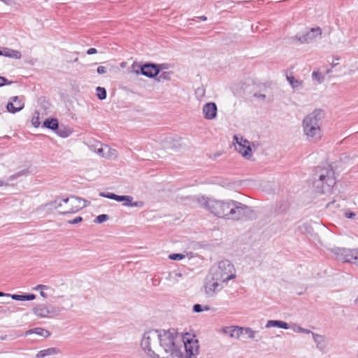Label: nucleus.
<instances>
[{
	"instance_id": "obj_58",
	"label": "nucleus",
	"mask_w": 358,
	"mask_h": 358,
	"mask_svg": "<svg viewBox=\"0 0 358 358\" xmlns=\"http://www.w3.org/2000/svg\"><path fill=\"white\" fill-rule=\"evenodd\" d=\"M356 303H358V298L355 301Z\"/></svg>"
},
{
	"instance_id": "obj_51",
	"label": "nucleus",
	"mask_w": 358,
	"mask_h": 358,
	"mask_svg": "<svg viewBox=\"0 0 358 358\" xmlns=\"http://www.w3.org/2000/svg\"><path fill=\"white\" fill-rule=\"evenodd\" d=\"M40 294L44 299H47L48 298V294L45 292H44L43 291H41Z\"/></svg>"
},
{
	"instance_id": "obj_1",
	"label": "nucleus",
	"mask_w": 358,
	"mask_h": 358,
	"mask_svg": "<svg viewBox=\"0 0 358 358\" xmlns=\"http://www.w3.org/2000/svg\"><path fill=\"white\" fill-rule=\"evenodd\" d=\"M199 205L215 217L228 220L238 221L245 219L251 213L250 208L238 201L219 200L206 196L196 198Z\"/></svg>"
},
{
	"instance_id": "obj_10",
	"label": "nucleus",
	"mask_w": 358,
	"mask_h": 358,
	"mask_svg": "<svg viewBox=\"0 0 358 358\" xmlns=\"http://www.w3.org/2000/svg\"><path fill=\"white\" fill-rule=\"evenodd\" d=\"M33 313L39 317H52L61 311L59 308L55 306H46L45 304H38L32 309Z\"/></svg>"
},
{
	"instance_id": "obj_39",
	"label": "nucleus",
	"mask_w": 358,
	"mask_h": 358,
	"mask_svg": "<svg viewBox=\"0 0 358 358\" xmlns=\"http://www.w3.org/2000/svg\"><path fill=\"white\" fill-rule=\"evenodd\" d=\"M185 256L182 254L174 253V254H171L169 257L171 260H181L183 258H185Z\"/></svg>"
},
{
	"instance_id": "obj_36",
	"label": "nucleus",
	"mask_w": 358,
	"mask_h": 358,
	"mask_svg": "<svg viewBox=\"0 0 358 358\" xmlns=\"http://www.w3.org/2000/svg\"><path fill=\"white\" fill-rule=\"evenodd\" d=\"M106 149H105V145H100V148H95L94 152H96L99 155L106 157Z\"/></svg>"
},
{
	"instance_id": "obj_8",
	"label": "nucleus",
	"mask_w": 358,
	"mask_h": 358,
	"mask_svg": "<svg viewBox=\"0 0 358 358\" xmlns=\"http://www.w3.org/2000/svg\"><path fill=\"white\" fill-rule=\"evenodd\" d=\"M64 207L63 210H60L62 214L75 213L83 208L86 207L89 202L78 196H71L69 198L63 199Z\"/></svg>"
},
{
	"instance_id": "obj_19",
	"label": "nucleus",
	"mask_w": 358,
	"mask_h": 358,
	"mask_svg": "<svg viewBox=\"0 0 358 358\" xmlns=\"http://www.w3.org/2000/svg\"><path fill=\"white\" fill-rule=\"evenodd\" d=\"M0 56L19 59L22 57V54L18 50H13L8 48H2L0 52Z\"/></svg>"
},
{
	"instance_id": "obj_13",
	"label": "nucleus",
	"mask_w": 358,
	"mask_h": 358,
	"mask_svg": "<svg viewBox=\"0 0 358 358\" xmlns=\"http://www.w3.org/2000/svg\"><path fill=\"white\" fill-rule=\"evenodd\" d=\"M220 280H216V278L213 275L211 279H207L204 285V291L207 296L215 297L222 289L223 286L220 283Z\"/></svg>"
},
{
	"instance_id": "obj_9",
	"label": "nucleus",
	"mask_w": 358,
	"mask_h": 358,
	"mask_svg": "<svg viewBox=\"0 0 358 358\" xmlns=\"http://www.w3.org/2000/svg\"><path fill=\"white\" fill-rule=\"evenodd\" d=\"M182 346L185 350V358H196L199 354V346L198 340L194 338V336L186 334L182 336Z\"/></svg>"
},
{
	"instance_id": "obj_38",
	"label": "nucleus",
	"mask_w": 358,
	"mask_h": 358,
	"mask_svg": "<svg viewBox=\"0 0 358 358\" xmlns=\"http://www.w3.org/2000/svg\"><path fill=\"white\" fill-rule=\"evenodd\" d=\"M10 297L16 301H26V294H10Z\"/></svg>"
},
{
	"instance_id": "obj_30",
	"label": "nucleus",
	"mask_w": 358,
	"mask_h": 358,
	"mask_svg": "<svg viewBox=\"0 0 358 358\" xmlns=\"http://www.w3.org/2000/svg\"><path fill=\"white\" fill-rule=\"evenodd\" d=\"M242 329V334H246L248 335V337L251 339H255V334L257 333L256 331L255 330H252L251 328L250 327H241Z\"/></svg>"
},
{
	"instance_id": "obj_18",
	"label": "nucleus",
	"mask_w": 358,
	"mask_h": 358,
	"mask_svg": "<svg viewBox=\"0 0 358 358\" xmlns=\"http://www.w3.org/2000/svg\"><path fill=\"white\" fill-rule=\"evenodd\" d=\"M222 331L224 334H228L231 338H234L236 339L239 338V337L242 334L241 327L237 326L224 327L223 328Z\"/></svg>"
},
{
	"instance_id": "obj_40",
	"label": "nucleus",
	"mask_w": 358,
	"mask_h": 358,
	"mask_svg": "<svg viewBox=\"0 0 358 358\" xmlns=\"http://www.w3.org/2000/svg\"><path fill=\"white\" fill-rule=\"evenodd\" d=\"M312 77L314 80H317L319 83H321L323 80V77L319 71H313L312 73Z\"/></svg>"
},
{
	"instance_id": "obj_44",
	"label": "nucleus",
	"mask_w": 358,
	"mask_h": 358,
	"mask_svg": "<svg viewBox=\"0 0 358 358\" xmlns=\"http://www.w3.org/2000/svg\"><path fill=\"white\" fill-rule=\"evenodd\" d=\"M203 310L201 305L200 304H195L193 306V311L195 313H201Z\"/></svg>"
},
{
	"instance_id": "obj_59",
	"label": "nucleus",
	"mask_w": 358,
	"mask_h": 358,
	"mask_svg": "<svg viewBox=\"0 0 358 358\" xmlns=\"http://www.w3.org/2000/svg\"><path fill=\"white\" fill-rule=\"evenodd\" d=\"M357 330H358V325H357Z\"/></svg>"
},
{
	"instance_id": "obj_35",
	"label": "nucleus",
	"mask_w": 358,
	"mask_h": 358,
	"mask_svg": "<svg viewBox=\"0 0 358 358\" xmlns=\"http://www.w3.org/2000/svg\"><path fill=\"white\" fill-rule=\"evenodd\" d=\"M295 332L303 333V334H312V331L309 329H304L300 326L295 325L293 328Z\"/></svg>"
},
{
	"instance_id": "obj_21",
	"label": "nucleus",
	"mask_w": 358,
	"mask_h": 358,
	"mask_svg": "<svg viewBox=\"0 0 358 358\" xmlns=\"http://www.w3.org/2000/svg\"><path fill=\"white\" fill-rule=\"evenodd\" d=\"M60 353V350L57 348H50L40 350L36 355V358H45L48 356H53Z\"/></svg>"
},
{
	"instance_id": "obj_12",
	"label": "nucleus",
	"mask_w": 358,
	"mask_h": 358,
	"mask_svg": "<svg viewBox=\"0 0 358 358\" xmlns=\"http://www.w3.org/2000/svg\"><path fill=\"white\" fill-rule=\"evenodd\" d=\"M322 34V31L320 27L311 28L302 35H296L294 39L299 41L301 43H310L315 41L317 38H320Z\"/></svg>"
},
{
	"instance_id": "obj_54",
	"label": "nucleus",
	"mask_w": 358,
	"mask_h": 358,
	"mask_svg": "<svg viewBox=\"0 0 358 358\" xmlns=\"http://www.w3.org/2000/svg\"><path fill=\"white\" fill-rule=\"evenodd\" d=\"M199 20H202V21H206L207 20V17L206 16H201V17H198Z\"/></svg>"
},
{
	"instance_id": "obj_2",
	"label": "nucleus",
	"mask_w": 358,
	"mask_h": 358,
	"mask_svg": "<svg viewBox=\"0 0 358 358\" xmlns=\"http://www.w3.org/2000/svg\"><path fill=\"white\" fill-rule=\"evenodd\" d=\"M159 343L166 354L172 358H182L183 357L182 348V336L175 329L168 330H158Z\"/></svg>"
},
{
	"instance_id": "obj_4",
	"label": "nucleus",
	"mask_w": 358,
	"mask_h": 358,
	"mask_svg": "<svg viewBox=\"0 0 358 358\" xmlns=\"http://www.w3.org/2000/svg\"><path fill=\"white\" fill-rule=\"evenodd\" d=\"M323 117L322 110H315L307 115L303 120L302 127L306 138L313 143L320 140L322 136L321 130V121Z\"/></svg>"
},
{
	"instance_id": "obj_34",
	"label": "nucleus",
	"mask_w": 358,
	"mask_h": 358,
	"mask_svg": "<svg viewBox=\"0 0 358 358\" xmlns=\"http://www.w3.org/2000/svg\"><path fill=\"white\" fill-rule=\"evenodd\" d=\"M109 219V216L106 214H101L98 215L94 220V222L96 223H102L103 222L107 221Z\"/></svg>"
},
{
	"instance_id": "obj_52",
	"label": "nucleus",
	"mask_w": 358,
	"mask_h": 358,
	"mask_svg": "<svg viewBox=\"0 0 358 358\" xmlns=\"http://www.w3.org/2000/svg\"><path fill=\"white\" fill-rule=\"evenodd\" d=\"M10 294H6L2 292H0V296H10Z\"/></svg>"
},
{
	"instance_id": "obj_32",
	"label": "nucleus",
	"mask_w": 358,
	"mask_h": 358,
	"mask_svg": "<svg viewBox=\"0 0 358 358\" xmlns=\"http://www.w3.org/2000/svg\"><path fill=\"white\" fill-rule=\"evenodd\" d=\"M311 334L313 341L317 343V346L324 341V337L323 336L317 334L314 332H312Z\"/></svg>"
},
{
	"instance_id": "obj_31",
	"label": "nucleus",
	"mask_w": 358,
	"mask_h": 358,
	"mask_svg": "<svg viewBox=\"0 0 358 358\" xmlns=\"http://www.w3.org/2000/svg\"><path fill=\"white\" fill-rule=\"evenodd\" d=\"M57 130V134L63 138L68 137L71 133V131L69 129H66V128H59L58 127V129Z\"/></svg>"
},
{
	"instance_id": "obj_33",
	"label": "nucleus",
	"mask_w": 358,
	"mask_h": 358,
	"mask_svg": "<svg viewBox=\"0 0 358 358\" xmlns=\"http://www.w3.org/2000/svg\"><path fill=\"white\" fill-rule=\"evenodd\" d=\"M29 173L27 169H24L10 176V180H15L21 176H27Z\"/></svg>"
},
{
	"instance_id": "obj_27",
	"label": "nucleus",
	"mask_w": 358,
	"mask_h": 358,
	"mask_svg": "<svg viewBox=\"0 0 358 358\" xmlns=\"http://www.w3.org/2000/svg\"><path fill=\"white\" fill-rule=\"evenodd\" d=\"M171 75H172L171 72L164 71L159 75L157 80L159 82L169 80H171Z\"/></svg>"
},
{
	"instance_id": "obj_50",
	"label": "nucleus",
	"mask_w": 358,
	"mask_h": 358,
	"mask_svg": "<svg viewBox=\"0 0 358 358\" xmlns=\"http://www.w3.org/2000/svg\"><path fill=\"white\" fill-rule=\"evenodd\" d=\"M355 215V213L353 212H348L345 213V217L350 219L353 218Z\"/></svg>"
},
{
	"instance_id": "obj_17",
	"label": "nucleus",
	"mask_w": 358,
	"mask_h": 358,
	"mask_svg": "<svg viewBox=\"0 0 358 358\" xmlns=\"http://www.w3.org/2000/svg\"><path fill=\"white\" fill-rule=\"evenodd\" d=\"M119 202H124V206L143 208L144 202L142 201H133V197L129 195H122L120 197Z\"/></svg>"
},
{
	"instance_id": "obj_47",
	"label": "nucleus",
	"mask_w": 358,
	"mask_h": 358,
	"mask_svg": "<svg viewBox=\"0 0 358 358\" xmlns=\"http://www.w3.org/2000/svg\"><path fill=\"white\" fill-rule=\"evenodd\" d=\"M36 299V295L34 294H26V301H31Z\"/></svg>"
},
{
	"instance_id": "obj_57",
	"label": "nucleus",
	"mask_w": 358,
	"mask_h": 358,
	"mask_svg": "<svg viewBox=\"0 0 358 358\" xmlns=\"http://www.w3.org/2000/svg\"><path fill=\"white\" fill-rule=\"evenodd\" d=\"M78 60V57H76V58L74 59V61H75V62H77Z\"/></svg>"
},
{
	"instance_id": "obj_46",
	"label": "nucleus",
	"mask_w": 358,
	"mask_h": 358,
	"mask_svg": "<svg viewBox=\"0 0 358 358\" xmlns=\"http://www.w3.org/2000/svg\"><path fill=\"white\" fill-rule=\"evenodd\" d=\"M97 73L99 74H103L105 73H106V67L104 66H99L98 68H97Z\"/></svg>"
},
{
	"instance_id": "obj_42",
	"label": "nucleus",
	"mask_w": 358,
	"mask_h": 358,
	"mask_svg": "<svg viewBox=\"0 0 358 358\" xmlns=\"http://www.w3.org/2000/svg\"><path fill=\"white\" fill-rule=\"evenodd\" d=\"M31 123L34 127H38L40 125V121L38 116L34 117L31 120Z\"/></svg>"
},
{
	"instance_id": "obj_43",
	"label": "nucleus",
	"mask_w": 358,
	"mask_h": 358,
	"mask_svg": "<svg viewBox=\"0 0 358 358\" xmlns=\"http://www.w3.org/2000/svg\"><path fill=\"white\" fill-rule=\"evenodd\" d=\"M82 220H83V217L80 216H78L75 219H73L72 220H69V223L71 224H78V223L82 222Z\"/></svg>"
},
{
	"instance_id": "obj_20",
	"label": "nucleus",
	"mask_w": 358,
	"mask_h": 358,
	"mask_svg": "<svg viewBox=\"0 0 358 358\" xmlns=\"http://www.w3.org/2000/svg\"><path fill=\"white\" fill-rule=\"evenodd\" d=\"M286 79L293 90H300L303 87V80L295 78L292 73H287Z\"/></svg>"
},
{
	"instance_id": "obj_28",
	"label": "nucleus",
	"mask_w": 358,
	"mask_h": 358,
	"mask_svg": "<svg viewBox=\"0 0 358 358\" xmlns=\"http://www.w3.org/2000/svg\"><path fill=\"white\" fill-rule=\"evenodd\" d=\"M96 91L99 99L104 100L106 98L107 92L104 87H97Z\"/></svg>"
},
{
	"instance_id": "obj_48",
	"label": "nucleus",
	"mask_w": 358,
	"mask_h": 358,
	"mask_svg": "<svg viewBox=\"0 0 358 358\" xmlns=\"http://www.w3.org/2000/svg\"><path fill=\"white\" fill-rule=\"evenodd\" d=\"M97 52V50L96 48H91L90 49L87 50V55H93V54H95Z\"/></svg>"
},
{
	"instance_id": "obj_16",
	"label": "nucleus",
	"mask_w": 358,
	"mask_h": 358,
	"mask_svg": "<svg viewBox=\"0 0 358 358\" xmlns=\"http://www.w3.org/2000/svg\"><path fill=\"white\" fill-rule=\"evenodd\" d=\"M11 99L12 101L8 102L6 106L8 112L15 113L16 112L20 111L24 108V103L18 96H13Z\"/></svg>"
},
{
	"instance_id": "obj_6",
	"label": "nucleus",
	"mask_w": 358,
	"mask_h": 358,
	"mask_svg": "<svg viewBox=\"0 0 358 358\" xmlns=\"http://www.w3.org/2000/svg\"><path fill=\"white\" fill-rule=\"evenodd\" d=\"M213 275L222 282H227L236 278L234 266L229 260H222L215 268Z\"/></svg>"
},
{
	"instance_id": "obj_26",
	"label": "nucleus",
	"mask_w": 358,
	"mask_h": 358,
	"mask_svg": "<svg viewBox=\"0 0 358 358\" xmlns=\"http://www.w3.org/2000/svg\"><path fill=\"white\" fill-rule=\"evenodd\" d=\"M105 149H106V158L114 159L117 157V151L115 149H113L107 145H105Z\"/></svg>"
},
{
	"instance_id": "obj_37",
	"label": "nucleus",
	"mask_w": 358,
	"mask_h": 358,
	"mask_svg": "<svg viewBox=\"0 0 358 358\" xmlns=\"http://www.w3.org/2000/svg\"><path fill=\"white\" fill-rule=\"evenodd\" d=\"M169 277L174 282H178L179 278L182 277V274L181 273H169Z\"/></svg>"
},
{
	"instance_id": "obj_41",
	"label": "nucleus",
	"mask_w": 358,
	"mask_h": 358,
	"mask_svg": "<svg viewBox=\"0 0 358 358\" xmlns=\"http://www.w3.org/2000/svg\"><path fill=\"white\" fill-rule=\"evenodd\" d=\"M11 83H12V82L9 81L5 77L0 76V87H2L5 85H10Z\"/></svg>"
},
{
	"instance_id": "obj_14",
	"label": "nucleus",
	"mask_w": 358,
	"mask_h": 358,
	"mask_svg": "<svg viewBox=\"0 0 358 358\" xmlns=\"http://www.w3.org/2000/svg\"><path fill=\"white\" fill-rule=\"evenodd\" d=\"M164 64H145L141 66V73L148 78H154L159 74L160 68Z\"/></svg>"
},
{
	"instance_id": "obj_49",
	"label": "nucleus",
	"mask_w": 358,
	"mask_h": 358,
	"mask_svg": "<svg viewBox=\"0 0 358 358\" xmlns=\"http://www.w3.org/2000/svg\"><path fill=\"white\" fill-rule=\"evenodd\" d=\"M254 96L257 98H259V99H261L262 100H264L265 98H266V95L265 94H258V93H255L254 94Z\"/></svg>"
},
{
	"instance_id": "obj_53",
	"label": "nucleus",
	"mask_w": 358,
	"mask_h": 358,
	"mask_svg": "<svg viewBox=\"0 0 358 358\" xmlns=\"http://www.w3.org/2000/svg\"><path fill=\"white\" fill-rule=\"evenodd\" d=\"M1 1H3V3H5L7 5H10L12 2L11 0H1Z\"/></svg>"
},
{
	"instance_id": "obj_23",
	"label": "nucleus",
	"mask_w": 358,
	"mask_h": 358,
	"mask_svg": "<svg viewBox=\"0 0 358 358\" xmlns=\"http://www.w3.org/2000/svg\"><path fill=\"white\" fill-rule=\"evenodd\" d=\"M31 334H36L37 335H39V336L45 337V338H48L50 335V333L49 331H48L45 329L41 328V327L34 328V329H30L26 332V335Z\"/></svg>"
},
{
	"instance_id": "obj_29",
	"label": "nucleus",
	"mask_w": 358,
	"mask_h": 358,
	"mask_svg": "<svg viewBox=\"0 0 358 358\" xmlns=\"http://www.w3.org/2000/svg\"><path fill=\"white\" fill-rule=\"evenodd\" d=\"M99 196H102V197L113 199L118 202H119V199L120 197V195H117L114 193H111V192L106 193V192H102L99 193Z\"/></svg>"
},
{
	"instance_id": "obj_56",
	"label": "nucleus",
	"mask_w": 358,
	"mask_h": 358,
	"mask_svg": "<svg viewBox=\"0 0 358 358\" xmlns=\"http://www.w3.org/2000/svg\"><path fill=\"white\" fill-rule=\"evenodd\" d=\"M4 185L3 181L0 180V187H2Z\"/></svg>"
},
{
	"instance_id": "obj_11",
	"label": "nucleus",
	"mask_w": 358,
	"mask_h": 358,
	"mask_svg": "<svg viewBox=\"0 0 358 358\" xmlns=\"http://www.w3.org/2000/svg\"><path fill=\"white\" fill-rule=\"evenodd\" d=\"M236 150L245 159H250L252 157L250 142L243 137L234 136Z\"/></svg>"
},
{
	"instance_id": "obj_24",
	"label": "nucleus",
	"mask_w": 358,
	"mask_h": 358,
	"mask_svg": "<svg viewBox=\"0 0 358 358\" xmlns=\"http://www.w3.org/2000/svg\"><path fill=\"white\" fill-rule=\"evenodd\" d=\"M43 127L55 131L58 129V121L55 118H48L44 121Z\"/></svg>"
},
{
	"instance_id": "obj_55",
	"label": "nucleus",
	"mask_w": 358,
	"mask_h": 358,
	"mask_svg": "<svg viewBox=\"0 0 358 358\" xmlns=\"http://www.w3.org/2000/svg\"><path fill=\"white\" fill-rule=\"evenodd\" d=\"M203 309V310H210V307L208 306H206Z\"/></svg>"
},
{
	"instance_id": "obj_7",
	"label": "nucleus",
	"mask_w": 358,
	"mask_h": 358,
	"mask_svg": "<svg viewBox=\"0 0 358 358\" xmlns=\"http://www.w3.org/2000/svg\"><path fill=\"white\" fill-rule=\"evenodd\" d=\"M336 256L338 260L350 262L358 266V248L347 249L343 248L334 247L329 249Z\"/></svg>"
},
{
	"instance_id": "obj_15",
	"label": "nucleus",
	"mask_w": 358,
	"mask_h": 358,
	"mask_svg": "<svg viewBox=\"0 0 358 358\" xmlns=\"http://www.w3.org/2000/svg\"><path fill=\"white\" fill-rule=\"evenodd\" d=\"M202 111L205 119L213 120L217 116V105L214 102H208L203 106Z\"/></svg>"
},
{
	"instance_id": "obj_45",
	"label": "nucleus",
	"mask_w": 358,
	"mask_h": 358,
	"mask_svg": "<svg viewBox=\"0 0 358 358\" xmlns=\"http://www.w3.org/2000/svg\"><path fill=\"white\" fill-rule=\"evenodd\" d=\"M48 289V287L47 285H38L36 287L34 288V290H38L43 291L44 289Z\"/></svg>"
},
{
	"instance_id": "obj_25",
	"label": "nucleus",
	"mask_w": 358,
	"mask_h": 358,
	"mask_svg": "<svg viewBox=\"0 0 358 358\" xmlns=\"http://www.w3.org/2000/svg\"><path fill=\"white\" fill-rule=\"evenodd\" d=\"M48 205L50 207L53 208L55 209H61V210H63V208L64 207L63 199L59 197L56 198L55 200H54L53 201L50 202Z\"/></svg>"
},
{
	"instance_id": "obj_5",
	"label": "nucleus",
	"mask_w": 358,
	"mask_h": 358,
	"mask_svg": "<svg viewBox=\"0 0 358 358\" xmlns=\"http://www.w3.org/2000/svg\"><path fill=\"white\" fill-rule=\"evenodd\" d=\"M157 343H159L158 330L152 329L144 333L141 346L150 358H159V355L154 350Z\"/></svg>"
},
{
	"instance_id": "obj_22",
	"label": "nucleus",
	"mask_w": 358,
	"mask_h": 358,
	"mask_svg": "<svg viewBox=\"0 0 358 358\" xmlns=\"http://www.w3.org/2000/svg\"><path fill=\"white\" fill-rule=\"evenodd\" d=\"M266 328L278 327L284 329H288L289 326L288 323L281 320H268L266 324Z\"/></svg>"
},
{
	"instance_id": "obj_3",
	"label": "nucleus",
	"mask_w": 358,
	"mask_h": 358,
	"mask_svg": "<svg viewBox=\"0 0 358 358\" xmlns=\"http://www.w3.org/2000/svg\"><path fill=\"white\" fill-rule=\"evenodd\" d=\"M335 184V173L329 164H325L315 168L313 185L317 192L320 194L330 192Z\"/></svg>"
}]
</instances>
